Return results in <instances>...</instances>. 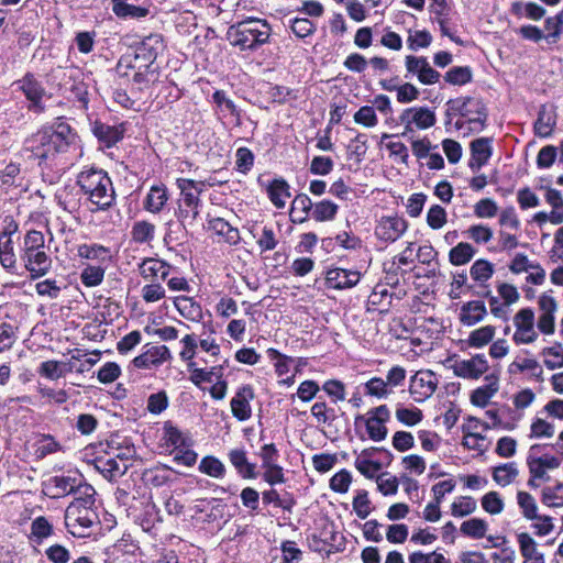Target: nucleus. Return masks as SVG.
Instances as JSON below:
<instances>
[{"instance_id":"35","label":"nucleus","mask_w":563,"mask_h":563,"mask_svg":"<svg viewBox=\"0 0 563 563\" xmlns=\"http://www.w3.org/2000/svg\"><path fill=\"white\" fill-rule=\"evenodd\" d=\"M476 249L467 243L460 242L449 252V262L454 266L465 265L475 256Z\"/></svg>"},{"instance_id":"51","label":"nucleus","mask_w":563,"mask_h":563,"mask_svg":"<svg viewBox=\"0 0 563 563\" xmlns=\"http://www.w3.org/2000/svg\"><path fill=\"white\" fill-rule=\"evenodd\" d=\"M476 501L470 496L460 497L451 505V512L454 517H465L476 510Z\"/></svg>"},{"instance_id":"12","label":"nucleus","mask_w":563,"mask_h":563,"mask_svg":"<svg viewBox=\"0 0 563 563\" xmlns=\"http://www.w3.org/2000/svg\"><path fill=\"white\" fill-rule=\"evenodd\" d=\"M450 368L457 377L477 379L488 371L489 366L484 354H476L468 360H454Z\"/></svg>"},{"instance_id":"48","label":"nucleus","mask_w":563,"mask_h":563,"mask_svg":"<svg viewBox=\"0 0 563 563\" xmlns=\"http://www.w3.org/2000/svg\"><path fill=\"white\" fill-rule=\"evenodd\" d=\"M0 263L3 268L8 271L15 268L16 256L14 254L12 239H0Z\"/></svg>"},{"instance_id":"55","label":"nucleus","mask_w":563,"mask_h":563,"mask_svg":"<svg viewBox=\"0 0 563 563\" xmlns=\"http://www.w3.org/2000/svg\"><path fill=\"white\" fill-rule=\"evenodd\" d=\"M104 269L100 266H87L80 274L81 283L87 287H95L102 283Z\"/></svg>"},{"instance_id":"11","label":"nucleus","mask_w":563,"mask_h":563,"mask_svg":"<svg viewBox=\"0 0 563 563\" xmlns=\"http://www.w3.org/2000/svg\"><path fill=\"white\" fill-rule=\"evenodd\" d=\"M516 332L512 340L516 344L533 343L538 333L534 330V312L531 308H522L514 316Z\"/></svg>"},{"instance_id":"59","label":"nucleus","mask_w":563,"mask_h":563,"mask_svg":"<svg viewBox=\"0 0 563 563\" xmlns=\"http://www.w3.org/2000/svg\"><path fill=\"white\" fill-rule=\"evenodd\" d=\"M396 418L399 422L412 427L418 424L422 420L423 415L422 411L418 408L409 409L399 407L396 410Z\"/></svg>"},{"instance_id":"40","label":"nucleus","mask_w":563,"mask_h":563,"mask_svg":"<svg viewBox=\"0 0 563 563\" xmlns=\"http://www.w3.org/2000/svg\"><path fill=\"white\" fill-rule=\"evenodd\" d=\"M338 210L339 206L336 203L324 199L313 206L312 218L319 222L331 221L335 218Z\"/></svg>"},{"instance_id":"58","label":"nucleus","mask_w":563,"mask_h":563,"mask_svg":"<svg viewBox=\"0 0 563 563\" xmlns=\"http://www.w3.org/2000/svg\"><path fill=\"white\" fill-rule=\"evenodd\" d=\"M214 378H222V367H212L210 371H206L205 368H194L190 377L191 382L197 386L202 382L211 383Z\"/></svg>"},{"instance_id":"30","label":"nucleus","mask_w":563,"mask_h":563,"mask_svg":"<svg viewBox=\"0 0 563 563\" xmlns=\"http://www.w3.org/2000/svg\"><path fill=\"white\" fill-rule=\"evenodd\" d=\"M209 228L222 236L229 244H236L240 241V232L222 218H214L209 221Z\"/></svg>"},{"instance_id":"14","label":"nucleus","mask_w":563,"mask_h":563,"mask_svg":"<svg viewBox=\"0 0 563 563\" xmlns=\"http://www.w3.org/2000/svg\"><path fill=\"white\" fill-rule=\"evenodd\" d=\"M405 66L409 74L417 76L422 85H434L439 81L441 75L433 69L427 57L408 55L405 59Z\"/></svg>"},{"instance_id":"63","label":"nucleus","mask_w":563,"mask_h":563,"mask_svg":"<svg viewBox=\"0 0 563 563\" xmlns=\"http://www.w3.org/2000/svg\"><path fill=\"white\" fill-rule=\"evenodd\" d=\"M498 212L497 203L490 198H484L474 206V213L477 218H494Z\"/></svg>"},{"instance_id":"18","label":"nucleus","mask_w":563,"mask_h":563,"mask_svg":"<svg viewBox=\"0 0 563 563\" xmlns=\"http://www.w3.org/2000/svg\"><path fill=\"white\" fill-rule=\"evenodd\" d=\"M407 221L399 217L382 218L375 228V235L384 242L397 241L407 230Z\"/></svg>"},{"instance_id":"31","label":"nucleus","mask_w":563,"mask_h":563,"mask_svg":"<svg viewBox=\"0 0 563 563\" xmlns=\"http://www.w3.org/2000/svg\"><path fill=\"white\" fill-rule=\"evenodd\" d=\"M163 432V440L166 446H172L177 450L190 445L189 438L169 421L164 423Z\"/></svg>"},{"instance_id":"15","label":"nucleus","mask_w":563,"mask_h":563,"mask_svg":"<svg viewBox=\"0 0 563 563\" xmlns=\"http://www.w3.org/2000/svg\"><path fill=\"white\" fill-rule=\"evenodd\" d=\"M20 258L32 279L45 276L52 268L53 262L45 249L20 253Z\"/></svg>"},{"instance_id":"52","label":"nucleus","mask_w":563,"mask_h":563,"mask_svg":"<svg viewBox=\"0 0 563 563\" xmlns=\"http://www.w3.org/2000/svg\"><path fill=\"white\" fill-rule=\"evenodd\" d=\"M45 249V238L41 231L30 230L23 240L21 253L38 251Z\"/></svg>"},{"instance_id":"46","label":"nucleus","mask_w":563,"mask_h":563,"mask_svg":"<svg viewBox=\"0 0 563 563\" xmlns=\"http://www.w3.org/2000/svg\"><path fill=\"white\" fill-rule=\"evenodd\" d=\"M542 355L547 356L544 365L549 369L563 367V346L561 343H555L553 346L544 347Z\"/></svg>"},{"instance_id":"36","label":"nucleus","mask_w":563,"mask_h":563,"mask_svg":"<svg viewBox=\"0 0 563 563\" xmlns=\"http://www.w3.org/2000/svg\"><path fill=\"white\" fill-rule=\"evenodd\" d=\"M518 474L519 471L514 462L501 464L493 468L494 481L503 487L510 485Z\"/></svg>"},{"instance_id":"39","label":"nucleus","mask_w":563,"mask_h":563,"mask_svg":"<svg viewBox=\"0 0 563 563\" xmlns=\"http://www.w3.org/2000/svg\"><path fill=\"white\" fill-rule=\"evenodd\" d=\"M369 450H363L358 457H356L354 465L356 470L367 478H374L376 473L382 468L379 462L368 459Z\"/></svg>"},{"instance_id":"2","label":"nucleus","mask_w":563,"mask_h":563,"mask_svg":"<svg viewBox=\"0 0 563 563\" xmlns=\"http://www.w3.org/2000/svg\"><path fill=\"white\" fill-rule=\"evenodd\" d=\"M95 494L93 487L85 484L82 496L75 498L65 510V526L74 537H88L91 528L99 523V517L93 508Z\"/></svg>"},{"instance_id":"47","label":"nucleus","mask_w":563,"mask_h":563,"mask_svg":"<svg viewBox=\"0 0 563 563\" xmlns=\"http://www.w3.org/2000/svg\"><path fill=\"white\" fill-rule=\"evenodd\" d=\"M542 503L548 507H563V483L542 489Z\"/></svg>"},{"instance_id":"54","label":"nucleus","mask_w":563,"mask_h":563,"mask_svg":"<svg viewBox=\"0 0 563 563\" xmlns=\"http://www.w3.org/2000/svg\"><path fill=\"white\" fill-rule=\"evenodd\" d=\"M483 509L490 515H499L504 510V500L497 492H488L482 497Z\"/></svg>"},{"instance_id":"5","label":"nucleus","mask_w":563,"mask_h":563,"mask_svg":"<svg viewBox=\"0 0 563 563\" xmlns=\"http://www.w3.org/2000/svg\"><path fill=\"white\" fill-rule=\"evenodd\" d=\"M178 188L180 189V200L176 216L185 228L186 224H191L199 214L200 198L202 191V183H197L192 179H178Z\"/></svg>"},{"instance_id":"1","label":"nucleus","mask_w":563,"mask_h":563,"mask_svg":"<svg viewBox=\"0 0 563 563\" xmlns=\"http://www.w3.org/2000/svg\"><path fill=\"white\" fill-rule=\"evenodd\" d=\"M76 133L69 124L59 122L43 126L24 141V151L41 163L53 161L57 155L68 152L75 143Z\"/></svg>"},{"instance_id":"41","label":"nucleus","mask_w":563,"mask_h":563,"mask_svg":"<svg viewBox=\"0 0 563 563\" xmlns=\"http://www.w3.org/2000/svg\"><path fill=\"white\" fill-rule=\"evenodd\" d=\"M488 529V525L484 519L472 518L462 522L460 530L461 532L473 539H481L485 537Z\"/></svg>"},{"instance_id":"61","label":"nucleus","mask_w":563,"mask_h":563,"mask_svg":"<svg viewBox=\"0 0 563 563\" xmlns=\"http://www.w3.org/2000/svg\"><path fill=\"white\" fill-rule=\"evenodd\" d=\"M65 365L58 361H45L38 368L40 375L49 378L58 379L65 375Z\"/></svg>"},{"instance_id":"64","label":"nucleus","mask_w":563,"mask_h":563,"mask_svg":"<svg viewBox=\"0 0 563 563\" xmlns=\"http://www.w3.org/2000/svg\"><path fill=\"white\" fill-rule=\"evenodd\" d=\"M544 29L548 31V37L552 38L553 42L560 37L563 32V9L545 20Z\"/></svg>"},{"instance_id":"38","label":"nucleus","mask_w":563,"mask_h":563,"mask_svg":"<svg viewBox=\"0 0 563 563\" xmlns=\"http://www.w3.org/2000/svg\"><path fill=\"white\" fill-rule=\"evenodd\" d=\"M54 532L53 526L43 517H36L31 523L30 539L41 544L44 539L51 537Z\"/></svg>"},{"instance_id":"27","label":"nucleus","mask_w":563,"mask_h":563,"mask_svg":"<svg viewBox=\"0 0 563 563\" xmlns=\"http://www.w3.org/2000/svg\"><path fill=\"white\" fill-rule=\"evenodd\" d=\"M229 460L243 478H255V464L250 463L244 450L234 449L229 453Z\"/></svg>"},{"instance_id":"28","label":"nucleus","mask_w":563,"mask_h":563,"mask_svg":"<svg viewBox=\"0 0 563 563\" xmlns=\"http://www.w3.org/2000/svg\"><path fill=\"white\" fill-rule=\"evenodd\" d=\"M174 305L184 318L196 322L202 319V308L192 298L186 296L176 297Z\"/></svg>"},{"instance_id":"45","label":"nucleus","mask_w":563,"mask_h":563,"mask_svg":"<svg viewBox=\"0 0 563 563\" xmlns=\"http://www.w3.org/2000/svg\"><path fill=\"white\" fill-rule=\"evenodd\" d=\"M155 225L147 221H137L132 227V239L137 243L151 242L154 239Z\"/></svg>"},{"instance_id":"21","label":"nucleus","mask_w":563,"mask_h":563,"mask_svg":"<svg viewBox=\"0 0 563 563\" xmlns=\"http://www.w3.org/2000/svg\"><path fill=\"white\" fill-rule=\"evenodd\" d=\"M493 154L492 139L479 137L471 143V159L468 166L473 172L479 170Z\"/></svg>"},{"instance_id":"19","label":"nucleus","mask_w":563,"mask_h":563,"mask_svg":"<svg viewBox=\"0 0 563 563\" xmlns=\"http://www.w3.org/2000/svg\"><path fill=\"white\" fill-rule=\"evenodd\" d=\"M255 397L251 385L240 387L231 399V412L239 421H246L252 416L251 400Z\"/></svg>"},{"instance_id":"13","label":"nucleus","mask_w":563,"mask_h":563,"mask_svg":"<svg viewBox=\"0 0 563 563\" xmlns=\"http://www.w3.org/2000/svg\"><path fill=\"white\" fill-rule=\"evenodd\" d=\"M45 494L51 498H60L74 492H79L82 495L84 486L77 476L56 475L48 478L45 483Z\"/></svg>"},{"instance_id":"34","label":"nucleus","mask_w":563,"mask_h":563,"mask_svg":"<svg viewBox=\"0 0 563 563\" xmlns=\"http://www.w3.org/2000/svg\"><path fill=\"white\" fill-rule=\"evenodd\" d=\"M511 13L519 18L526 16L527 19L539 21L545 15L547 11L536 2L523 3L516 1L511 4Z\"/></svg>"},{"instance_id":"49","label":"nucleus","mask_w":563,"mask_h":563,"mask_svg":"<svg viewBox=\"0 0 563 563\" xmlns=\"http://www.w3.org/2000/svg\"><path fill=\"white\" fill-rule=\"evenodd\" d=\"M112 11L119 18H144L148 14V9L129 3H115Z\"/></svg>"},{"instance_id":"24","label":"nucleus","mask_w":563,"mask_h":563,"mask_svg":"<svg viewBox=\"0 0 563 563\" xmlns=\"http://www.w3.org/2000/svg\"><path fill=\"white\" fill-rule=\"evenodd\" d=\"M519 550L525 559L523 563H545L544 554L539 551L538 543L527 532L517 534Z\"/></svg>"},{"instance_id":"53","label":"nucleus","mask_w":563,"mask_h":563,"mask_svg":"<svg viewBox=\"0 0 563 563\" xmlns=\"http://www.w3.org/2000/svg\"><path fill=\"white\" fill-rule=\"evenodd\" d=\"M444 79L451 85H465L472 79V70L467 66L453 67L446 71Z\"/></svg>"},{"instance_id":"4","label":"nucleus","mask_w":563,"mask_h":563,"mask_svg":"<svg viewBox=\"0 0 563 563\" xmlns=\"http://www.w3.org/2000/svg\"><path fill=\"white\" fill-rule=\"evenodd\" d=\"M272 27L266 20L249 18L240 21L227 31L229 43L240 51H256L268 43Z\"/></svg>"},{"instance_id":"7","label":"nucleus","mask_w":563,"mask_h":563,"mask_svg":"<svg viewBox=\"0 0 563 563\" xmlns=\"http://www.w3.org/2000/svg\"><path fill=\"white\" fill-rule=\"evenodd\" d=\"M455 115L468 118L470 123H479L481 128H483L487 118V112L481 101L471 97H462L450 99L446 102L445 124H450L452 118Z\"/></svg>"},{"instance_id":"32","label":"nucleus","mask_w":563,"mask_h":563,"mask_svg":"<svg viewBox=\"0 0 563 563\" xmlns=\"http://www.w3.org/2000/svg\"><path fill=\"white\" fill-rule=\"evenodd\" d=\"M268 197L272 203L280 209L286 205V199L290 197L289 185L284 179H274L267 188Z\"/></svg>"},{"instance_id":"9","label":"nucleus","mask_w":563,"mask_h":563,"mask_svg":"<svg viewBox=\"0 0 563 563\" xmlns=\"http://www.w3.org/2000/svg\"><path fill=\"white\" fill-rule=\"evenodd\" d=\"M15 85L29 100V111L37 114L45 111L43 97L46 95V90L42 82L34 77V75L26 74L22 79L18 80Z\"/></svg>"},{"instance_id":"6","label":"nucleus","mask_w":563,"mask_h":563,"mask_svg":"<svg viewBox=\"0 0 563 563\" xmlns=\"http://www.w3.org/2000/svg\"><path fill=\"white\" fill-rule=\"evenodd\" d=\"M158 35L148 36L140 45L136 46L133 54L123 55L118 65L117 71L121 77H130L129 69L150 68L157 57V51L153 43H159Z\"/></svg>"},{"instance_id":"37","label":"nucleus","mask_w":563,"mask_h":563,"mask_svg":"<svg viewBox=\"0 0 563 563\" xmlns=\"http://www.w3.org/2000/svg\"><path fill=\"white\" fill-rule=\"evenodd\" d=\"M496 328L494 325H484L472 331L467 339L470 347H483L488 344L495 336Z\"/></svg>"},{"instance_id":"42","label":"nucleus","mask_w":563,"mask_h":563,"mask_svg":"<svg viewBox=\"0 0 563 563\" xmlns=\"http://www.w3.org/2000/svg\"><path fill=\"white\" fill-rule=\"evenodd\" d=\"M494 272V265L486 260L475 261L470 268L471 277L479 284H484L490 279Z\"/></svg>"},{"instance_id":"56","label":"nucleus","mask_w":563,"mask_h":563,"mask_svg":"<svg viewBox=\"0 0 563 563\" xmlns=\"http://www.w3.org/2000/svg\"><path fill=\"white\" fill-rule=\"evenodd\" d=\"M36 445V454L40 457H44L62 450V445L51 434H42L37 440Z\"/></svg>"},{"instance_id":"22","label":"nucleus","mask_w":563,"mask_h":563,"mask_svg":"<svg viewBox=\"0 0 563 563\" xmlns=\"http://www.w3.org/2000/svg\"><path fill=\"white\" fill-rule=\"evenodd\" d=\"M170 358V352L166 345H155L148 347L144 353L133 360L137 368H150L157 366Z\"/></svg>"},{"instance_id":"26","label":"nucleus","mask_w":563,"mask_h":563,"mask_svg":"<svg viewBox=\"0 0 563 563\" xmlns=\"http://www.w3.org/2000/svg\"><path fill=\"white\" fill-rule=\"evenodd\" d=\"M311 199L306 194L297 195L290 208V220L294 223H303L309 217V212L313 209Z\"/></svg>"},{"instance_id":"57","label":"nucleus","mask_w":563,"mask_h":563,"mask_svg":"<svg viewBox=\"0 0 563 563\" xmlns=\"http://www.w3.org/2000/svg\"><path fill=\"white\" fill-rule=\"evenodd\" d=\"M409 563H451L442 553L432 551L423 553L421 551H415L408 556Z\"/></svg>"},{"instance_id":"3","label":"nucleus","mask_w":563,"mask_h":563,"mask_svg":"<svg viewBox=\"0 0 563 563\" xmlns=\"http://www.w3.org/2000/svg\"><path fill=\"white\" fill-rule=\"evenodd\" d=\"M77 185L96 210H107L115 201L111 178L102 169L89 168L77 176Z\"/></svg>"},{"instance_id":"60","label":"nucleus","mask_w":563,"mask_h":563,"mask_svg":"<svg viewBox=\"0 0 563 563\" xmlns=\"http://www.w3.org/2000/svg\"><path fill=\"white\" fill-rule=\"evenodd\" d=\"M355 123L366 128H374L378 123L375 110L371 106L361 107L353 117Z\"/></svg>"},{"instance_id":"44","label":"nucleus","mask_w":563,"mask_h":563,"mask_svg":"<svg viewBox=\"0 0 563 563\" xmlns=\"http://www.w3.org/2000/svg\"><path fill=\"white\" fill-rule=\"evenodd\" d=\"M199 471L214 478H221L225 474L224 464L214 456H206L200 461Z\"/></svg>"},{"instance_id":"29","label":"nucleus","mask_w":563,"mask_h":563,"mask_svg":"<svg viewBox=\"0 0 563 563\" xmlns=\"http://www.w3.org/2000/svg\"><path fill=\"white\" fill-rule=\"evenodd\" d=\"M556 124V115L552 110L545 106H541L538 119L534 122V132L540 137H548L552 134Z\"/></svg>"},{"instance_id":"33","label":"nucleus","mask_w":563,"mask_h":563,"mask_svg":"<svg viewBox=\"0 0 563 563\" xmlns=\"http://www.w3.org/2000/svg\"><path fill=\"white\" fill-rule=\"evenodd\" d=\"M167 200L168 196L164 186H152L145 198L144 208L152 213H158Z\"/></svg>"},{"instance_id":"17","label":"nucleus","mask_w":563,"mask_h":563,"mask_svg":"<svg viewBox=\"0 0 563 563\" xmlns=\"http://www.w3.org/2000/svg\"><path fill=\"white\" fill-rule=\"evenodd\" d=\"M360 279L361 273L358 271L340 267L328 269L324 276L325 286L336 290L352 288L358 284Z\"/></svg>"},{"instance_id":"20","label":"nucleus","mask_w":563,"mask_h":563,"mask_svg":"<svg viewBox=\"0 0 563 563\" xmlns=\"http://www.w3.org/2000/svg\"><path fill=\"white\" fill-rule=\"evenodd\" d=\"M139 272L144 279L159 283L168 277L170 265L157 258L146 257L139 264Z\"/></svg>"},{"instance_id":"23","label":"nucleus","mask_w":563,"mask_h":563,"mask_svg":"<svg viewBox=\"0 0 563 563\" xmlns=\"http://www.w3.org/2000/svg\"><path fill=\"white\" fill-rule=\"evenodd\" d=\"M487 309L482 300L465 302L460 310L459 320L463 325L472 327L484 320Z\"/></svg>"},{"instance_id":"43","label":"nucleus","mask_w":563,"mask_h":563,"mask_svg":"<svg viewBox=\"0 0 563 563\" xmlns=\"http://www.w3.org/2000/svg\"><path fill=\"white\" fill-rule=\"evenodd\" d=\"M517 501L525 518L529 520L539 518L538 506L531 494L521 490L518 492Z\"/></svg>"},{"instance_id":"10","label":"nucleus","mask_w":563,"mask_h":563,"mask_svg":"<svg viewBox=\"0 0 563 563\" xmlns=\"http://www.w3.org/2000/svg\"><path fill=\"white\" fill-rule=\"evenodd\" d=\"M390 418V411L386 405H380L367 412V418L358 416L356 420H364L367 434L373 441H383L387 437L385 423Z\"/></svg>"},{"instance_id":"8","label":"nucleus","mask_w":563,"mask_h":563,"mask_svg":"<svg viewBox=\"0 0 563 563\" xmlns=\"http://www.w3.org/2000/svg\"><path fill=\"white\" fill-rule=\"evenodd\" d=\"M399 122L404 124L402 136L413 132L415 128L419 130H427L433 126L437 122L434 111L427 107H411L405 109L399 115Z\"/></svg>"},{"instance_id":"62","label":"nucleus","mask_w":563,"mask_h":563,"mask_svg":"<svg viewBox=\"0 0 563 563\" xmlns=\"http://www.w3.org/2000/svg\"><path fill=\"white\" fill-rule=\"evenodd\" d=\"M427 223L433 230H439L446 223V211L439 205H433L427 213Z\"/></svg>"},{"instance_id":"50","label":"nucleus","mask_w":563,"mask_h":563,"mask_svg":"<svg viewBox=\"0 0 563 563\" xmlns=\"http://www.w3.org/2000/svg\"><path fill=\"white\" fill-rule=\"evenodd\" d=\"M365 393L369 396L383 399L393 394L386 382L380 377H373L365 384Z\"/></svg>"},{"instance_id":"16","label":"nucleus","mask_w":563,"mask_h":563,"mask_svg":"<svg viewBox=\"0 0 563 563\" xmlns=\"http://www.w3.org/2000/svg\"><path fill=\"white\" fill-rule=\"evenodd\" d=\"M438 386V379L431 371L417 372L410 380L409 391L416 401L431 397Z\"/></svg>"},{"instance_id":"25","label":"nucleus","mask_w":563,"mask_h":563,"mask_svg":"<svg viewBox=\"0 0 563 563\" xmlns=\"http://www.w3.org/2000/svg\"><path fill=\"white\" fill-rule=\"evenodd\" d=\"M93 135L104 144L111 147L123 137V129L114 125H108L102 122L96 121L92 126Z\"/></svg>"}]
</instances>
